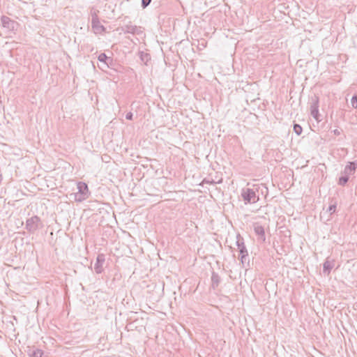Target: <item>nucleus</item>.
<instances>
[{
    "label": "nucleus",
    "instance_id": "obj_1",
    "mask_svg": "<svg viewBox=\"0 0 357 357\" xmlns=\"http://www.w3.org/2000/svg\"><path fill=\"white\" fill-rule=\"evenodd\" d=\"M236 245L239 250L240 261L243 267L250 266L248 252L244 243V239L239 234L236 235Z\"/></svg>",
    "mask_w": 357,
    "mask_h": 357
},
{
    "label": "nucleus",
    "instance_id": "obj_2",
    "mask_svg": "<svg viewBox=\"0 0 357 357\" xmlns=\"http://www.w3.org/2000/svg\"><path fill=\"white\" fill-rule=\"evenodd\" d=\"M43 222L38 215H33L26 220L25 229L30 234H34L37 230L43 228Z\"/></svg>",
    "mask_w": 357,
    "mask_h": 357
},
{
    "label": "nucleus",
    "instance_id": "obj_3",
    "mask_svg": "<svg viewBox=\"0 0 357 357\" xmlns=\"http://www.w3.org/2000/svg\"><path fill=\"white\" fill-rule=\"evenodd\" d=\"M77 190V192L72 193L70 195V196H73L74 200L75 202H82L89 197L90 192L89 191V188L86 183L84 182H78Z\"/></svg>",
    "mask_w": 357,
    "mask_h": 357
},
{
    "label": "nucleus",
    "instance_id": "obj_4",
    "mask_svg": "<svg viewBox=\"0 0 357 357\" xmlns=\"http://www.w3.org/2000/svg\"><path fill=\"white\" fill-rule=\"evenodd\" d=\"M241 197L245 204H255L258 202L259 197L256 194V191L251 188H243L241 190Z\"/></svg>",
    "mask_w": 357,
    "mask_h": 357
},
{
    "label": "nucleus",
    "instance_id": "obj_5",
    "mask_svg": "<svg viewBox=\"0 0 357 357\" xmlns=\"http://www.w3.org/2000/svg\"><path fill=\"white\" fill-rule=\"evenodd\" d=\"M140 26H137L136 25L132 24L130 22L120 27V29L124 33H131V34H137L139 35L142 33Z\"/></svg>",
    "mask_w": 357,
    "mask_h": 357
},
{
    "label": "nucleus",
    "instance_id": "obj_6",
    "mask_svg": "<svg viewBox=\"0 0 357 357\" xmlns=\"http://www.w3.org/2000/svg\"><path fill=\"white\" fill-rule=\"evenodd\" d=\"M1 22L3 27L7 29L9 31H14L16 30L18 23L10 17L2 15L1 17Z\"/></svg>",
    "mask_w": 357,
    "mask_h": 357
},
{
    "label": "nucleus",
    "instance_id": "obj_7",
    "mask_svg": "<svg viewBox=\"0 0 357 357\" xmlns=\"http://www.w3.org/2000/svg\"><path fill=\"white\" fill-rule=\"evenodd\" d=\"M310 114L312 116L319 121V97L314 96L312 98V102L310 104Z\"/></svg>",
    "mask_w": 357,
    "mask_h": 357
},
{
    "label": "nucleus",
    "instance_id": "obj_8",
    "mask_svg": "<svg viewBox=\"0 0 357 357\" xmlns=\"http://www.w3.org/2000/svg\"><path fill=\"white\" fill-rule=\"evenodd\" d=\"M105 261V256L104 254H98L96 263L94 264L95 272L98 274L101 273L103 271V264Z\"/></svg>",
    "mask_w": 357,
    "mask_h": 357
},
{
    "label": "nucleus",
    "instance_id": "obj_9",
    "mask_svg": "<svg viewBox=\"0 0 357 357\" xmlns=\"http://www.w3.org/2000/svg\"><path fill=\"white\" fill-rule=\"evenodd\" d=\"M356 169H357V162L356 161L349 162L348 164L345 166V167L342 172V174L350 176L351 175H353L355 173Z\"/></svg>",
    "mask_w": 357,
    "mask_h": 357
},
{
    "label": "nucleus",
    "instance_id": "obj_10",
    "mask_svg": "<svg viewBox=\"0 0 357 357\" xmlns=\"http://www.w3.org/2000/svg\"><path fill=\"white\" fill-rule=\"evenodd\" d=\"M98 61L102 63V68H109V65L112 63L113 59L108 57L105 53H101L98 56Z\"/></svg>",
    "mask_w": 357,
    "mask_h": 357
},
{
    "label": "nucleus",
    "instance_id": "obj_11",
    "mask_svg": "<svg viewBox=\"0 0 357 357\" xmlns=\"http://www.w3.org/2000/svg\"><path fill=\"white\" fill-rule=\"evenodd\" d=\"M253 227L255 233L259 236V238L264 242L266 241L264 228L258 223H255Z\"/></svg>",
    "mask_w": 357,
    "mask_h": 357
},
{
    "label": "nucleus",
    "instance_id": "obj_12",
    "mask_svg": "<svg viewBox=\"0 0 357 357\" xmlns=\"http://www.w3.org/2000/svg\"><path fill=\"white\" fill-rule=\"evenodd\" d=\"M91 24H92V27L96 30H104L105 29V27L100 24L99 18L96 13L92 15Z\"/></svg>",
    "mask_w": 357,
    "mask_h": 357
},
{
    "label": "nucleus",
    "instance_id": "obj_13",
    "mask_svg": "<svg viewBox=\"0 0 357 357\" xmlns=\"http://www.w3.org/2000/svg\"><path fill=\"white\" fill-rule=\"evenodd\" d=\"M335 265V261H330L328 258L324 261L323 264V272L324 273L329 274Z\"/></svg>",
    "mask_w": 357,
    "mask_h": 357
},
{
    "label": "nucleus",
    "instance_id": "obj_14",
    "mask_svg": "<svg viewBox=\"0 0 357 357\" xmlns=\"http://www.w3.org/2000/svg\"><path fill=\"white\" fill-rule=\"evenodd\" d=\"M220 282V278L218 273L213 272L211 274V287L213 289H216Z\"/></svg>",
    "mask_w": 357,
    "mask_h": 357
},
{
    "label": "nucleus",
    "instance_id": "obj_15",
    "mask_svg": "<svg viewBox=\"0 0 357 357\" xmlns=\"http://www.w3.org/2000/svg\"><path fill=\"white\" fill-rule=\"evenodd\" d=\"M139 56L140 60L146 65H147L148 61L151 59L150 54L144 52H139Z\"/></svg>",
    "mask_w": 357,
    "mask_h": 357
},
{
    "label": "nucleus",
    "instance_id": "obj_16",
    "mask_svg": "<svg viewBox=\"0 0 357 357\" xmlns=\"http://www.w3.org/2000/svg\"><path fill=\"white\" fill-rule=\"evenodd\" d=\"M43 351L41 349H36L29 353L30 357H43Z\"/></svg>",
    "mask_w": 357,
    "mask_h": 357
},
{
    "label": "nucleus",
    "instance_id": "obj_17",
    "mask_svg": "<svg viewBox=\"0 0 357 357\" xmlns=\"http://www.w3.org/2000/svg\"><path fill=\"white\" fill-rule=\"evenodd\" d=\"M349 179V176L344 174V176L340 177L338 184L344 186L348 182Z\"/></svg>",
    "mask_w": 357,
    "mask_h": 357
},
{
    "label": "nucleus",
    "instance_id": "obj_18",
    "mask_svg": "<svg viewBox=\"0 0 357 357\" xmlns=\"http://www.w3.org/2000/svg\"><path fill=\"white\" fill-rule=\"evenodd\" d=\"M294 131L297 135H300L302 133L303 128L299 124L295 123L294 125Z\"/></svg>",
    "mask_w": 357,
    "mask_h": 357
},
{
    "label": "nucleus",
    "instance_id": "obj_19",
    "mask_svg": "<svg viewBox=\"0 0 357 357\" xmlns=\"http://www.w3.org/2000/svg\"><path fill=\"white\" fill-rule=\"evenodd\" d=\"M351 106L353 108H354V109L357 108V96H354L351 98Z\"/></svg>",
    "mask_w": 357,
    "mask_h": 357
},
{
    "label": "nucleus",
    "instance_id": "obj_20",
    "mask_svg": "<svg viewBox=\"0 0 357 357\" xmlns=\"http://www.w3.org/2000/svg\"><path fill=\"white\" fill-rule=\"evenodd\" d=\"M151 2V0H142V7L146 8Z\"/></svg>",
    "mask_w": 357,
    "mask_h": 357
},
{
    "label": "nucleus",
    "instance_id": "obj_21",
    "mask_svg": "<svg viewBox=\"0 0 357 357\" xmlns=\"http://www.w3.org/2000/svg\"><path fill=\"white\" fill-rule=\"evenodd\" d=\"M202 183H207V184H215L216 182L214 181L213 179H209L207 178H204L202 181Z\"/></svg>",
    "mask_w": 357,
    "mask_h": 357
},
{
    "label": "nucleus",
    "instance_id": "obj_22",
    "mask_svg": "<svg viewBox=\"0 0 357 357\" xmlns=\"http://www.w3.org/2000/svg\"><path fill=\"white\" fill-rule=\"evenodd\" d=\"M335 209H336V205L331 204L329 206L328 211V212H330L331 214H333V213H335Z\"/></svg>",
    "mask_w": 357,
    "mask_h": 357
},
{
    "label": "nucleus",
    "instance_id": "obj_23",
    "mask_svg": "<svg viewBox=\"0 0 357 357\" xmlns=\"http://www.w3.org/2000/svg\"><path fill=\"white\" fill-rule=\"evenodd\" d=\"M126 118L128 120H132L133 114L131 112H128L126 115Z\"/></svg>",
    "mask_w": 357,
    "mask_h": 357
},
{
    "label": "nucleus",
    "instance_id": "obj_24",
    "mask_svg": "<svg viewBox=\"0 0 357 357\" xmlns=\"http://www.w3.org/2000/svg\"><path fill=\"white\" fill-rule=\"evenodd\" d=\"M332 132L335 135H340L342 132V130H339V129H335L332 131Z\"/></svg>",
    "mask_w": 357,
    "mask_h": 357
}]
</instances>
